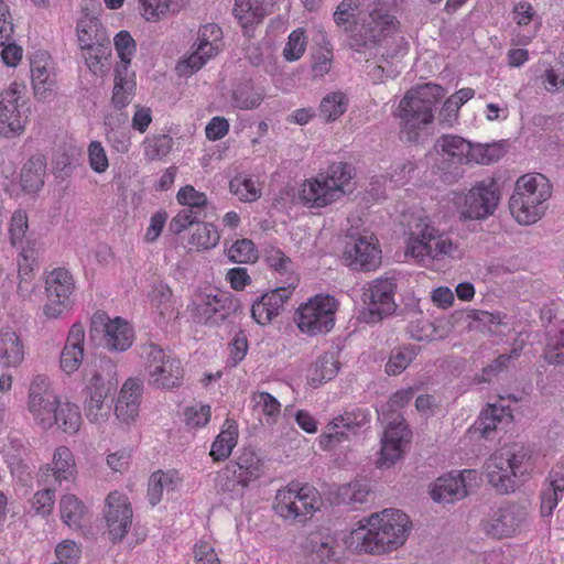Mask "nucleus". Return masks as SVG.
<instances>
[{"instance_id": "4d7b16f0", "label": "nucleus", "mask_w": 564, "mask_h": 564, "mask_svg": "<svg viewBox=\"0 0 564 564\" xmlns=\"http://www.w3.org/2000/svg\"><path fill=\"white\" fill-rule=\"evenodd\" d=\"M416 355L417 349L414 346L393 350L386 364V372L390 376L400 375L410 366Z\"/></svg>"}, {"instance_id": "7c9ffc66", "label": "nucleus", "mask_w": 564, "mask_h": 564, "mask_svg": "<svg viewBox=\"0 0 564 564\" xmlns=\"http://www.w3.org/2000/svg\"><path fill=\"white\" fill-rule=\"evenodd\" d=\"M148 302L152 315L159 323L174 319L178 315L181 304L165 283L160 282L152 285L148 293Z\"/></svg>"}, {"instance_id": "ddd939ff", "label": "nucleus", "mask_w": 564, "mask_h": 564, "mask_svg": "<svg viewBox=\"0 0 564 564\" xmlns=\"http://www.w3.org/2000/svg\"><path fill=\"white\" fill-rule=\"evenodd\" d=\"M74 291L75 281L69 271L63 268L52 270L45 279L44 317L51 321L65 317L73 308Z\"/></svg>"}, {"instance_id": "6ab92c4d", "label": "nucleus", "mask_w": 564, "mask_h": 564, "mask_svg": "<svg viewBox=\"0 0 564 564\" xmlns=\"http://www.w3.org/2000/svg\"><path fill=\"white\" fill-rule=\"evenodd\" d=\"M410 438L411 432L400 415L389 421L380 441L381 448L376 466L386 469L395 465L403 457Z\"/></svg>"}, {"instance_id": "58836bf2", "label": "nucleus", "mask_w": 564, "mask_h": 564, "mask_svg": "<svg viewBox=\"0 0 564 564\" xmlns=\"http://www.w3.org/2000/svg\"><path fill=\"white\" fill-rule=\"evenodd\" d=\"M234 467L232 475L241 487H247L263 474V463L252 449H243Z\"/></svg>"}, {"instance_id": "4be33fe9", "label": "nucleus", "mask_w": 564, "mask_h": 564, "mask_svg": "<svg viewBox=\"0 0 564 564\" xmlns=\"http://www.w3.org/2000/svg\"><path fill=\"white\" fill-rule=\"evenodd\" d=\"M530 516V505L512 502L495 510L486 524L487 533L496 538H509L522 530Z\"/></svg>"}, {"instance_id": "a211bd4d", "label": "nucleus", "mask_w": 564, "mask_h": 564, "mask_svg": "<svg viewBox=\"0 0 564 564\" xmlns=\"http://www.w3.org/2000/svg\"><path fill=\"white\" fill-rule=\"evenodd\" d=\"M223 50V31L215 23H207L199 28L194 51L183 58L176 66L181 76L187 77L199 70L209 59L217 56Z\"/></svg>"}, {"instance_id": "dca6fc26", "label": "nucleus", "mask_w": 564, "mask_h": 564, "mask_svg": "<svg viewBox=\"0 0 564 564\" xmlns=\"http://www.w3.org/2000/svg\"><path fill=\"white\" fill-rule=\"evenodd\" d=\"M231 296L216 289H197L189 299L186 311L192 321L200 325H213L228 315Z\"/></svg>"}, {"instance_id": "bb28decb", "label": "nucleus", "mask_w": 564, "mask_h": 564, "mask_svg": "<svg viewBox=\"0 0 564 564\" xmlns=\"http://www.w3.org/2000/svg\"><path fill=\"white\" fill-rule=\"evenodd\" d=\"M52 475L57 485L63 482L73 484L77 479L78 469L75 456L67 446H57L50 463L40 468V477L46 481V477Z\"/></svg>"}, {"instance_id": "c03bdc74", "label": "nucleus", "mask_w": 564, "mask_h": 564, "mask_svg": "<svg viewBox=\"0 0 564 564\" xmlns=\"http://www.w3.org/2000/svg\"><path fill=\"white\" fill-rule=\"evenodd\" d=\"M234 14L246 33L262 22L267 11L260 0H235Z\"/></svg>"}, {"instance_id": "e2e57ef3", "label": "nucleus", "mask_w": 564, "mask_h": 564, "mask_svg": "<svg viewBox=\"0 0 564 564\" xmlns=\"http://www.w3.org/2000/svg\"><path fill=\"white\" fill-rule=\"evenodd\" d=\"M544 355L549 362L564 365V329L550 333Z\"/></svg>"}, {"instance_id": "1a4fd4ad", "label": "nucleus", "mask_w": 564, "mask_h": 564, "mask_svg": "<svg viewBox=\"0 0 564 564\" xmlns=\"http://www.w3.org/2000/svg\"><path fill=\"white\" fill-rule=\"evenodd\" d=\"M453 204L464 220H484L491 216L500 202V188L495 177L476 182L467 192L454 193Z\"/></svg>"}, {"instance_id": "680f3d73", "label": "nucleus", "mask_w": 564, "mask_h": 564, "mask_svg": "<svg viewBox=\"0 0 564 564\" xmlns=\"http://www.w3.org/2000/svg\"><path fill=\"white\" fill-rule=\"evenodd\" d=\"M29 230V216L24 209H17L12 213L9 224L8 232L12 246L21 245Z\"/></svg>"}, {"instance_id": "37998d69", "label": "nucleus", "mask_w": 564, "mask_h": 564, "mask_svg": "<svg viewBox=\"0 0 564 564\" xmlns=\"http://www.w3.org/2000/svg\"><path fill=\"white\" fill-rule=\"evenodd\" d=\"M512 421V414L508 406L502 404H489L481 411L477 422L476 430L482 436H488L501 424H509Z\"/></svg>"}, {"instance_id": "9b49d317", "label": "nucleus", "mask_w": 564, "mask_h": 564, "mask_svg": "<svg viewBox=\"0 0 564 564\" xmlns=\"http://www.w3.org/2000/svg\"><path fill=\"white\" fill-rule=\"evenodd\" d=\"M436 152L446 161L455 164H491L502 156L503 152L500 145L494 144H473L466 139L444 134L435 143Z\"/></svg>"}, {"instance_id": "49530a36", "label": "nucleus", "mask_w": 564, "mask_h": 564, "mask_svg": "<svg viewBox=\"0 0 564 564\" xmlns=\"http://www.w3.org/2000/svg\"><path fill=\"white\" fill-rule=\"evenodd\" d=\"M338 369V362L333 355H323L310 367L307 381L316 388L323 382L332 380L337 375Z\"/></svg>"}, {"instance_id": "412c9836", "label": "nucleus", "mask_w": 564, "mask_h": 564, "mask_svg": "<svg viewBox=\"0 0 564 564\" xmlns=\"http://www.w3.org/2000/svg\"><path fill=\"white\" fill-rule=\"evenodd\" d=\"M48 378L45 376H36L30 383L26 410L35 425L42 430L52 429V417L55 411V399L48 392Z\"/></svg>"}, {"instance_id": "a19ab883", "label": "nucleus", "mask_w": 564, "mask_h": 564, "mask_svg": "<svg viewBox=\"0 0 564 564\" xmlns=\"http://www.w3.org/2000/svg\"><path fill=\"white\" fill-rule=\"evenodd\" d=\"M238 442V425L234 420H226L219 434L212 444L209 455L216 462L227 459Z\"/></svg>"}, {"instance_id": "bf43d9fd", "label": "nucleus", "mask_w": 564, "mask_h": 564, "mask_svg": "<svg viewBox=\"0 0 564 564\" xmlns=\"http://www.w3.org/2000/svg\"><path fill=\"white\" fill-rule=\"evenodd\" d=\"M226 252L228 259L235 263H252L258 259L254 243L247 238L235 241Z\"/></svg>"}, {"instance_id": "39448f33", "label": "nucleus", "mask_w": 564, "mask_h": 564, "mask_svg": "<svg viewBox=\"0 0 564 564\" xmlns=\"http://www.w3.org/2000/svg\"><path fill=\"white\" fill-rule=\"evenodd\" d=\"M535 462L525 447L496 452L487 459L485 473L499 494L513 492L534 471Z\"/></svg>"}, {"instance_id": "6e6552de", "label": "nucleus", "mask_w": 564, "mask_h": 564, "mask_svg": "<svg viewBox=\"0 0 564 564\" xmlns=\"http://www.w3.org/2000/svg\"><path fill=\"white\" fill-rule=\"evenodd\" d=\"M118 384L117 365L110 359L102 360L85 386L84 412L93 424H104L110 417L109 397Z\"/></svg>"}, {"instance_id": "4468645a", "label": "nucleus", "mask_w": 564, "mask_h": 564, "mask_svg": "<svg viewBox=\"0 0 564 564\" xmlns=\"http://www.w3.org/2000/svg\"><path fill=\"white\" fill-rule=\"evenodd\" d=\"M145 355L149 384L165 390H172L182 384L184 369L177 357L154 344L147 347Z\"/></svg>"}, {"instance_id": "c756f323", "label": "nucleus", "mask_w": 564, "mask_h": 564, "mask_svg": "<svg viewBox=\"0 0 564 564\" xmlns=\"http://www.w3.org/2000/svg\"><path fill=\"white\" fill-rule=\"evenodd\" d=\"M85 328L82 324L72 325L66 343L59 355L61 370L70 376L82 366L84 360Z\"/></svg>"}, {"instance_id": "aec40b11", "label": "nucleus", "mask_w": 564, "mask_h": 564, "mask_svg": "<svg viewBox=\"0 0 564 564\" xmlns=\"http://www.w3.org/2000/svg\"><path fill=\"white\" fill-rule=\"evenodd\" d=\"M369 423V414L364 410L347 412L334 417L318 436V446L323 451H333L349 440L351 434Z\"/></svg>"}, {"instance_id": "774afa93", "label": "nucleus", "mask_w": 564, "mask_h": 564, "mask_svg": "<svg viewBox=\"0 0 564 564\" xmlns=\"http://www.w3.org/2000/svg\"><path fill=\"white\" fill-rule=\"evenodd\" d=\"M57 564H77L80 555V546L73 540H64L55 547Z\"/></svg>"}, {"instance_id": "13d9d810", "label": "nucleus", "mask_w": 564, "mask_h": 564, "mask_svg": "<svg viewBox=\"0 0 564 564\" xmlns=\"http://www.w3.org/2000/svg\"><path fill=\"white\" fill-rule=\"evenodd\" d=\"M115 48L119 57L116 67L130 69V64L137 51V44L128 31H120L113 39Z\"/></svg>"}, {"instance_id": "5701e85b", "label": "nucleus", "mask_w": 564, "mask_h": 564, "mask_svg": "<svg viewBox=\"0 0 564 564\" xmlns=\"http://www.w3.org/2000/svg\"><path fill=\"white\" fill-rule=\"evenodd\" d=\"M132 508L129 498L120 491H111L105 502L104 518L111 541H122L132 524Z\"/></svg>"}, {"instance_id": "0eeeda50", "label": "nucleus", "mask_w": 564, "mask_h": 564, "mask_svg": "<svg viewBox=\"0 0 564 564\" xmlns=\"http://www.w3.org/2000/svg\"><path fill=\"white\" fill-rule=\"evenodd\" d=\"M397 7L398 0H375L361 24L349 30L351 48L360 52L398 34L400 22L397 19Z\"/></svg>"}, {"instance_id": "c9c22d12", "label": "nucleus", "mask_w": 564, "mask_h": 564, "mask_svg": "<svg viewBox=\"0 0 564 564\" xmlns=\"http://www.w3.org/2000/svg\"><path fill=\"white\" fill-rule=\"evenodd\" d=\"M46 175V160L43 155L36 154L23 163L20 172V186L26 194L39 193Z\"/></svg>"}, {"instance_id": "8fccbe9b", "label": "nucleus", "mask_w": 564, "mask_h": 564, "mask_svg": "<svg viewBox=\"0 0 564 564\" xmlns=\"http://www.w3.org/2000/svg\"><path fill=\"white\" fill-rule=\"evenodd\" d=\"M220 240V235L213 224L198 223L188 239V245L200 251L215 248Z\"/></svg>"}, {"instance_id": "a18cd8bd", "label": "nucleus", "mask_w": 564, "mask_h": 564, "mask_svg": "<svg viewBox=\"0 0 564 564\" xmlns=\"http://www.w3.org/2000/svg\"><path fill=\"white\" fill-rule=\"evenodd\" d=\"M229 189L239 200L252 203L260 198L262 187L258 178L248 174H237L229 182Z\"/></svg>"}, {"instance_id": "ea45409f", "label": "nucleus", "mask_w": 564, "mask_h": 564, "mask_svg": "<svg viewBox=\"0 0 564 564\" xmlns=\"http://www.w3.org/2000/svg\"><path fill=\"white\" fill-rule=\"evenodd\" d=\"M135 85L134 72L123 67H115L112 105L118 109L126 108L134 96Z\"/></svg>"}, {"instance_id": "c85d7f7f", "label": "nucleus", "mask_w": 564, "mask_h": 564, "mask_svg": "<svg viewBox=\"0 0 564 564\" xmlns=\"http://www.w3.org/2000/svg\"><path fill=\"white\" fill-rule=\"evenodd\" d=\"M291 294L290 288H276L263 294L251 306L252 318L261 326L269 325L280 315Z\"/></svg>"}, {"instance_id": "79ce46f5", "label": "nucleus", "mask_w": 564, "mask_h": 564, "mask_svg": "<svg viewBox=\"0 0 564 564\" xmlns=\"http://www.w3.org/2000/svg\"><path fill=\"white\" fill-rule=\"evenodd\" d=\"M62 521L69 528L78 529L86 519L88 509L74 494H64L58 503Z\"/></svg>"}, {"instance_id": "f8f14e48", "label": "nucleus", "mask_w": 564, "mask_h": 564, "mask_svg": "<svg viewBox=\"0 0 564 564\" xmlns=\"http://www.w3.org/2000/svg\"><path fill=\"white\" fill-rule=\"evenodd\" d=\"M23 95L24 86L18 82L0 91V137L15 139L25 132L29 111Z\"/></svg>"}, {"instance_id": "2eb2a0df", "label": "nucleus", "mask_w": 564, "mask_h": 564, "mask_svg": "<svg viewBox=\"0 0 564 564\" xmlns=\"http://www.w3.org/2000/svg\"><path fill=\"white\" fill-rule=\"evenodd\" d=\"M318 492L308 485L291 482L278 490L275 512L285 520H305L317 510Z\"/></svg>"}, {"instance_id": "5fc2aeb1", "label": "nucleus", "mask_w": 564, "mask_h": 564, "mask_svg": "<svg viewBox=\"0 0 564 564\" xmlns=\"http://www.w3.org/2000/svg\"><path fill=\"white\" fill-rule=\"evenodd\" d=\"M306 550L315 554L322 564H337L338 557L329 538L313 534L306 542Z\"/></svg>"}, {"instance_id": "6e6d98bb", "label": "nucleus", "mask_w": 564, "mask_h": 564, "mask_svg": "<svg viewBox=\"0 0 564 564\" xmlns=\"http://www.w3.org/2000/svg\"><path fill=\"white\" fill-rule=\"evenodd\" d=\"M307 47V36L303 28L293 30L282 50V56L286 62H296L302 58Z\"/></svg>"}, {"instance_id": "f704fd0d", "label": "nucleus", "mask_w": 564, "mask_h": 564, "mask_svg": "<svg viewBox=\"0 0 564 564\" xmlns=\"http://www.w3.org/2000/svg\"><path fill=\"white\" fill-rule=\"evenodd\" d=\"M52 427L68 435H75L83 425V416L78 404L69 400L55 399V411L53 414Z\"/></svg>"}, {"instance_id": "20e7f679", "label": "nucleus", "mask_w": 564, "mask_h": 564, "mask_svg": "<svg viewBox=\"0 0 564 564\" xmlns=\"http://www.w3.org/2000/svg\"><path fill=\"white\" fill-rule=\"evenodd\" d=\"M444 95V89L436 84H425L410 89L400 100L395 111L400 119L401 138L409 142H419L421 131L434 120V107Z\"/></svg>"}, {"instance_id": "72a5a7b5", "label": "nucleus", "mask_w": 564, "mask_h": 564, "mask_svg": "<svg viewBox=\"0 0 564 564\" xmlns=\"http://www.w3.org/2000/svg\"><path fill=\"white\" fill-rule=\"evenodd\" d=\"M26 349L20 335L11 329L0 330V366L18 368L25 359Z\"/></svg>"}, {"instance_id": "f257e3e1", "label": "nucleus", "mask_w": 564, "mask_h": 564, "mask_svg": "<svg viewBox=\"0 0 564 564\" xmlns=\"http://www.w3.org/2000/svg\"><path fill=\"white\" fill-rule=\"evenodd\" d=\"M411 530L412 521L405 512L386 508L360 519L344 543L359 554L384 555L403 546Z\"/></svg>"}, {"instance_id": "9d476101", "label": "nucleus", "mask_w": 564, "mask_h": 564, "mask_svg": "<svg viewBox=\"0 0 564 564\" xmlns=\"http://www.w3.org/2000/svg\"><path fill=\"white\" fill-rule=\"evenodd\" d=\"M338 308L339 302L333 295L316 294L296 308L294 323L306 336L325 335L334 328Z\"/></svg>"}, {"instance_id": "3c124183", "label": "nucleus", "mask_w": 564, "mask_h": 564, "mask_svg": "<svg viewBox=\"0 0 564 564\" xmlns=\"http://www.w3.org/2000/svg\"><path fill=\"white\" fill-rule=\"evenodd\" d=\"M173 139L169 134H152L142 141L143 155L149 161L165 158L173 148Z\"/></svg>"}, {"instance_id": "b1692460", "label": "nucleus", "mask_w": 564, "mask_h": 564, "mask_svg": "<svg viewBox=\"0 0 564 564\" xmlns=\"http://www.w3.org/2000/svg\"><path fill=\"white\" fill-rule=\"evenodd\" d=\"M343 259L354 270L370 271L381 263V249L372 235L359 236L346 245Z\"/></svg>"}, {"instance_id": "cd10ccee", "label": "nucleus", "mask_w": 564, "mask_h": 564, "mask_svg": "<svg viewBox=\"0 0 564 564\" xmlns=\"http://www.w3.org/2000/svg\"><path fill=\"white\" fill-rule=\"evenodd\" d=\"M142 387V381L137 378H129L122 384L115 405V414L121 423L130 425L138 419Z\"/></svg>"}, {"instance_id": "69168bd1", "label": "nucleus", "mask_w": 564, "mask_h": 564, "mask_svg": "<svg viewBox=\"0 0 564 564\" xmlns=\"http://www.w3.org/2000/svg\"><path fill=\"white\" fill-rule=\"evenodd\" d=\"M262 100L263 94L261 91L247 86L238 88L232 97L234 106L243 110L257 108Z\"/></svg>"}, {"instance_id": "09e8293b", "label": "nucleus", "mask_w": 564, "mask_h": 564, "mask_svg": "<svg viewBox=\"0 0 564 564\" xmlns=\"http://www.w3.org/2000/svg\"><path fill=\"white\" fill-rule=\"evenodd\" d=\"M348 97L341 91H334L326 95L319 104V115L326 122L339 119L347 110Z\"/></svg>"}, {"instance_id": "423d86ee", "label": "nucleus", "mask_w": 564, "mask_h": 564, "mask_svg": "<svg viewBox=\"0 0 564 564\" xmlns=\"http://www.w3.org/2000/svg\"><path fill=\"white\" fill-rule=\"evenodd\" d=\"M352 180V167L337 162L326 171L304 181L297 192V199L308 208H324L341 199Z\"/></svg>"}, {"instance_id": "052dcab7", "label": "nucleus", "mask_w": 564, "mask_h": 564, "mask_svg": "<svg viewBox=\"0 0 564 564\" xmlns=\"http://www.w3.org/2000/svg\"><path fill=\"white\" fill-rule=\"evenodd\" d=\"M55 506V491L54 489L45 488L34 492L30 500V510L42 518H47L52 514Z\"/></svg>"}, {"instance_id": "f3484780", "label": "nucleus", "mask_w": 564, "mask_h": 564, "mask_svg": "<svg viewBox=\"0 0 564 564\" xmlns=\"http://www.w3.org/2000/svg\"><path fill=\"white\" fill-rule=\"evenodd\" d=\"M397 284L391 278H378L364 286V308L360 317L366 323H377L391 315L397 307L394 301Z\"/></svg>"}, {"instance_id": "f03ea898", "label": "nucleus", "mask_w": 564, "mask_h": 564, "mask_svg": "<svg viewBox=\"0 0 564 564\" xmlns=\"http://www.w3.org/2000/svg\"><path fill=\"white\" fill-rule=\"evenodd\" d=\"M405 256L420 264L443 269L460 260L464 250L458 240L426 219H420L405 241Z\"/></svg>"}, {"instance_id": "de8ad7c7", "label": "nucleus", "mask_w": 564, "mask_h": 564, "mask_svg": "<svg viewBox=\"0 0 564 564\" xmlns=\"http://www.w3.org/2000/svg\"><path fill=\"white\" fill-rule=\"evenodd\" d=\"M251 404L254 411L260 412L268 425L276 423L281 413V403L272 394L257 391L251 394Z\"/></svg>"}, {"instance_id": "e433bc0d", "label": "nucleus", "mask_w": 564, "mask_h": 564, "mask_svg": "<svg viewBox=\"0 0 564 564\" xmlns=\"http://www.w3.org/2000/svg\"><path fill=\"white\" fill-rule=\"evenodd\" d=\"M183 478L180 473L171 470L154 471L149 479L148 499L151 506H156L163 498L164 492L175 491L182 485Z\"/></svg>"}, {"instance_id": "2f4dec72", "label": "nucleus", "mask_w": 564, "mask_h": 564, "mask_svg": "<svg viewBox=\"0 0 564 564\" xmlns=\"http://www.w3.org/2000/svg\"><path fill=\"white\" fill-rule=\"evenodd\" d=\"M471 470H464L457 474L451 473L436 479L432 489L431 497L436 502H454L463 499L466 495V476H470Z\"/></svg>"}, {"instance_id": "7ed1b4c3", "label": "nucleus", "mask_w": 564, "mask_h": 564, "mask_svg": "<svg viewBox=\"0 0 564 564\" xmlns=\"http://www.w3.org/2000/svg\"><path fill=\"white\" fill-rule=\"evenodd\" d=\"M552 193V184L542 173L521 175L517 178L508 202L511 216L522 226L538 223L546 213Z\"/></svg>"}, {"instance_id": "a878e982", "label": "nucleus", "mask_w": 564, "mask_h": 564, "mask_svg": "<svg viewBox=\"0 0 564 564\" xmlns=\"http://www.w3.org/2000/svg\"><path fill=\"white\" fill-rule=\"evenodd\" d=\"M30 73L35 98L39 100L52 98L56 88V75L47 52L36 51L31 55Z\"/></svg>"}, {"instance_id": "338daca9", "label": "nucleus", "mask_w": 564, "mask_h": 564, "mask_svg": "<svg viewBox=\"0 0 564 564\" xmlns=\"http://www.w3.org/2000/svg\"><path fill=\"white\" fill-rule=\"evenodd\" d=\"M360 0H343L334 13V21L338 26H345L349 30V24L354 21L360 11Z\"/></svg>"}, {"instance_id": "473e14b6", "label": "nucleus", "mask_w": 564, "mask_h": 564, "mask_svg": "<svg viewBox=\"0 0 564 564\" xmlns=\"http://www.w3.org/2000/svg\"><path fill=\"white\" fill-rule=\"evenodd\" d=\"M564 496V466L553 469L540 494V514L551 518Z\"/></svg>"}, {"instance_id": "603ef678", "label": "nucleus", "mask_w": 564, "mask_h": 564, "mask_svg": "<svg viewBox=\"0 0 564 564\" xmlns=\"http://www.w3.org/2000/svg\"><path fill=\"white\" fill-rule=\"evenodd\" d=\"M369 495V487L361 481H352L341 485L336 490L335 499L338 503L356 505L364 503Z\"/></svg>"}, {"instance_id": "393cba45", "label": "nucleus", "mask_w": 564, "mask_h": 564, "mask_svg": "<svg viewBox=\"0 0 564 564\" xmlns=\"http://www.w3.org/2000/svg\"><path fill=\"white\" fill-rule=\"evenodd\" d=\"M93 325L102 327V343L109 351L123 352L134 341V330L129 322L122 317L110 318L105 313H98L93 318Z\"/></svg>"}, {"instance_id": "864d4df0", "label": "nucleus", "mask_w": 564, "mask_h": 564, "mask_svg": "<svg viewBox=\"0 0 564 564\" xmlns=\"http://www.w3.org/2000/svg\"><path fill=\"white\" fill-rule=\"evenodd\" d=\"M108 44L109 43H99L79 48L86 66L94 75H100L104 73V62L107 61L110 54Z\"/></svg>"}, {"instance_id": "4c0bfd02", "label": "nucleus", "mask_w": 564, "mask_h": 564, "mask_svg": "<svg viewBox=\"0 0 564 564\" xmlns=\"http://www.w3.org/2000/svg\"><path fill=\"white\" fill-rule=\"evenodd\" d=\"M76 37L79 48L109 43V37L101 22L93 15L84 14L76 23Z\"/></svg>"}, {"instance_id": "0e129e2a", "label": "nucleus", "mask_w": 564, "mask_h": 564, "mask_svg": "<svg viewBox=\"0 0 564 564\" xmlns=\"http://www.w3.org/2000/svg\"><path fill=\"white\" fill-rule=\"evenodd\" d=\"M89 167L97 174L105 173L109 167L107 151L100 141H91L87 148Z\"/></svg>"}]
</instances>
